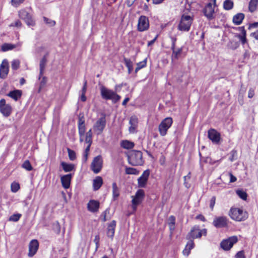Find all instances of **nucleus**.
<instances>
[{"label": "nucleus", "instance_id": "1", "mask_svg": "<svg viewBox=\"0 0 258 258\" xmlns=\"http://www.w3.org/2000/svg\"><path fill=\"white\" fill-rule=\"evenodd\" d=\"M100 95L102 99L106 100H111L113 103H117L121 98V97L115 91L103 85L100 87Z\"/></svg>", "mask_w": 258, "mask_h": 258}, {"label": "nucleus", "instance_id": "2", "mask_svg": "<svg viewBox=\"0 0 258 258\" xmlns=\"http://www.w3.org/2000/svg\"><path fill=\"white\" fill-rule=\"evenodd\" d=\"M128 163L134 166H141L144 163L143 153L138 150H132L127 155Z\"/></svg>", "mask_w": 258, "mask_h": 258}, {"label": "nucleus", "instance_id": "3", "mask_svg": "<svg viewBox=\"0 0 258 258\" xmlns=\"http://www.w3.org/2000/svg\"><path fill=\"white\" fill-rule=\"evenodd\" d=\"M230 217L237 221H243L247 219L248 214L240 208H231L229 214Z\"/></svg>", "mask_w": 258, "mask_h": 258}, {"label": "nucleus", "instance_id": "4", "mask_svg": "<svg viewBox=\"0 0 258 258\" xmlns=\"http://www.w3.org/2000/svg\"><path fill=\"white\" fill-rule=\"evenodd\" d=\"M207 233V230L206 229L200 230L199 226L195 225L186 235V239L188 240H193L194 239L200 238L203 235L206 236Z\"/></svg>", "mask_w": 258, "mask_h": 258}, {"label": "nucleus", "instance_id": "5", "mask_svg": "<svg viewBox=\"0 0 258 258\" xmlns=\"http://www.w3.org/2000/svg\"><path fill=\"white\" fill-rule=\"evenodd\" d=\"M246 33H239L235 35V39L230 41L228 44V48L231 49H236L239 45V42L244 45L247 43L246 38Z\"/></svg>", "mask_w": 258, "mask_h": 258}, {"label": "nucleus", "instance_id": "6", "mask_svg": "<svg viewBox=\"0 0 258 258\" xmlns=\"http://www.w3.org/2000/svg\"><path fill=\"white\" fill-rule=\"evenodd\" d=\"M106 124V114L104 113H101V117L98 119L93 125V129L97 132L98 135L101 134Z\"/></svg>", "mask_w": 258, "mask_h": 258}, {"label": "nucleus", "instance_id": "7", "mask_svg": "<svg viewBox=\"0 0 258 258\" xmlns=\"http://www.w3.org/2000/svg\"><path fill=\"white\" fill-rule=\"evenodd\" d=\"M172 123V118L170 117L165 118L161 121L158 127L159 132L161 136H165L167 134V131L171 127Z\"/></svg>", "mask_w": 258, "mask_h": 258}, {"label": "nucleus", "instance_id": "8", "mask_svg": "<svg viewBox=\"0 0 258 258\" xmlns=\"http://www.w3.org/2000/svg\"><path fill=\"white\" fill-rule=\"evenodd\" d=\"M237 236H232L227 239H223L220 243V247L224 250H230L233 245L238 242Z\"/></svg>", "mask_w": 258, "mask_h": 258}, {"label": "nucleus", "instance_id": "9", "mask_svg": "<svg viewBox=\"0 0 258 258\" xmlns=\"http://www.w3.org/2000/svg\"><path fill=\"white\" fill-rule=\"evenodd\" d=\"M19 16L25 21L27 25L29 26H34L35 25V22L33 20L32 15L26 10L22 9L19 11Z\"/></svg>", "mask_w": 258, "mask_h": 258}, {"label": "nucleus", "instance_id": "10", "mask_svg": "<svg viewBox=\"0 0 258 258\" xmlns=\"http://www.w3.org/2000/svg\"><path fill=\"white\" fill-rule=\"evenodd\" d=\"M144 197L145 192L143 189H138L137 191L135 196H132V207L134 210H136L137 206L142 203Z\"/></svg>", "mask_w": 258, "mask_h": 258}, {"label": "nucleus", "instance_id": "11", "mask_svg": "<svg viewBox=\"0 0 258 258\" xmlns=\"http://www.w3.org/2000/svg\"><path fill=\"white\" fill-rule=\"evenodd\" d=\"M12 112V107L9 104H7L5 99L0 100V112L4 117L10 116Z\"/></svg>", "mask_w": 258, "mask_h": 258}, {"label": "nucleus", "instance_id": "12", "mask_svg": "<svg viewBox=\"0 0 258 258\" xmlns=\"http://www.w3.org/2000/svg\"><path fill=\"white\" fill-rule=\"evenodd\" d=\"M228 219L225 216L215 217L213 221V225L217 228H225L228 226Z\"/></svg>", "mask_w": 258, "mask_h": 258}, {"label": "nucleus", "instance_id": "13", "mask_svg": "<svg viewBox=\"0 0 258 258\" xmlns=\"http://www.w3.org/2000/svg\"><path fill=\"white\" fill-rule=\"evenodd\" d=\"M103 160L101 155L95 157L92 163L91 168L95 173H98L102 168Z\"/></svg>", "mask_w": 258, "mask_h": 258}, {"label": "nucleus", "instance_id": "14", "mask_svg": "<svg viewBox=\"0 0 258 258\" xmlns=\"http://www.w3.org/2000/svg\"><path fill=\"white\" fill-rule=\"evenodd\" d=\"M150 174V170L147 169L143 172L142 175L138 179V184L139 187L144 188L146 186Z\"/></svg>", "mask_w": 258, "mask_h": 258}, {"label": "nucleus", "instance_id": "15", "mask_svg": "<svg viewBox=\"0 0 258 258\" xmlns=\"http://www.w3.org/2000/svg\"><path fill=\"white\" fill-rule=\"evenodd\" d=\"M149 27L148 18L145 16L140 17L138 20V29L140 31L147 30Z\"/></svg>", "mask_w": 258, "mask_h": 258}, {"label": "nucleus", "instance_id": "16", "mask_svg": "<svg viewBox=\"0 0 258 258\" xmlns=\"http://www.w3.org/2000/svg\"><path fill=\"white\" fill-rule=\"evenodd\" d=\"M171 41V49L172 50V58L175 59H178L179 55L181 54L182 51V48H178L177 50H175V42L176 38L175 37H170Z\"/></svg>", "mask_w": 258, "mask_h": 258}, {"label": "nucleus", "instance_id": "17", "mask_svg": "<svg viewBox=\"0 0 258 258\" xmlns=\"http://www.w3.org/2000/svg\"><path fill=\"white\" fill-rule=\"evenodd\" d=\"M208 135L209 139L213 143L218 144L220 140V134L216 130L211 128L208 131Z\"/></svg>", "mask_w": 258, "mask_h": 258}, {"label": "nucleus", "instance_id": "18", "mask_svg": "<svg viewBox=\"0 0 258 258\" xmlns=\"http://www.w3.org/2000/svg\"><path fill=\"white\" fill-rule=\"evenodd\" d=\"M9 63L7 59H4L0 65V78L5 79L9 73Z\"/></svg>", "mask_w": 258, "mask_h": 258}, {"label": "nucleus", "instance_id": "19", "mask_svg": "<svg viewBox=\"0 0 258 258\" xmlns=\"http://www.w3.org/2000/svg\"><path fill=\"white\" fill-rule=\"evenodd\" d=\"M203 13L208 20H210L214 18V8L211 3H209L206 5L203 10Z\"/></svg>", "mask_w": 258, "mask_h": 258}, {"label": "nucleus", "instance_id": "20", "mask_svg": "<svg viewBox=\"0 0 258 258\" xmlns=\"http://www.w3.org/2000/svg\"><path fill=\"white\" fill-rule=\"evenodd\" d=\"M39 247V243L37 240L33 239L31 240L29 245L28 256H33L37 251Z\"/></svg>", "mask_w": 258, "mask_h": 258}, {"label": "nucleus", "instance_id": "21", "mask_svg": "<svg viewBox=\"0 0 258 258\" xmlns=\"http://www.w3.org/2000/svg\"><path fill=\"white\" fill-rule=\"evenodd\" d=\"M73 174L70 173L61 176L60 180L62 186L64 188L68 189L70 187Z\"/></svg>", "mask_w": 258, "mask_h": 258}, {"label": "nucleus", "instance_id": "22", "mask_svg": "<svg viewBox=\"0 0 258 258\" xmlns=\"http://www.w3.org/2000/svg\"><path fill=\"white\" fill-rule=\"evenodd\" d=\"M100 206V203L96 200H90L87 204L88 211L92 213H95L98 211Z\"/></svg>", "mask_w": 258, "mask_h": 258}, {"label": "nucleus", "instance_id": "23", "mask_svg": "<svg viewBox=\"0 0 258 258\" xmlns=\"http://www.w3.org/2000/svg\"><path fill=\"white\" fill-rule=\"evenodd\" d=\"M116 224V221L115 220H112L108 225L107 235L108 237H110L111 239L113 238L114 235Z\"/></svg>", "mask_w": 258, "mask_h": 258}, {"label": "nucleus", "instance_id": "24", "mask_svg": "<svg viewBox=\"0 0 258 258\" xmlns=\"http://www.w3.org/2000/svg\"><path fill=\"white\" fill-rule=\"evenodd\" d=\"M22 95V92L20 90L15 89L10 91L7 95L15 101H17L21 98Z\"/></svg>", "mask_w": 258, "mask_h": 258}, {"label": "nucleus", "instance_id": "25", "mask_svg": "<svg viewBox=\"0 0 258 258\" xmlns=\"http://www.w3.org/2000/svg\"><path fill=\"white\" fill-rule=\"evenodd\" d=\"M129 123L131 124L129 131L131 133H133L138 125V119L137 117L135 115L132 116L130 118Z\"/></svg>", "mask_w": 258, "mask_h": 258}, {"label": "nucleus", "instance_id": "26", "mask_svg": "<svg viewBox=\"0 0 258 258\" xmlns=\"http://www.w3.org/2000/svg\"><path fill=\"white\" fill-rule=\"evenodd\" d=\"M194 246L195 243L194 240H188L184 249L182 251L183 255L185 256H188L190 252L191 249H192L194 247Z\"/></svg>", "mask_w": 258, "mask_h": 258}, {"label": "nucleus", "instance_id": "27", "mask_svg": "<svg viewBox=\"0 0 258 258\" xmlns=\"http://www.w3.org/2000/svg\"><path fill=\"white\" fill-rule=\"evenodd\" d=\"M60 165L66 172H71L75 170V166L73 164L61 162Z\"/></svg>", "mask_w": 258, "mask_h": 258}, {"label": "nucleus", "instance_id": "28", "mask_svg": "<svg viewBox=\"0 0 258 258\" xmlns=\"http://www.w3.org/2000/svg\"><path fill=\"white\" fill-rule=\"evenodd\" d=\"M103 184L102 178L100 176H97L94 180L93 183L94 190H98Z\"/></svg>", "mask_w": 258, "mask_h": 258}, {"label": "nucleus", "instance_id": "29", "mask_svg": "<svg viewBox=\"0 0 258 258\" xmlns=\"http://www.w3.org/2000/svg\"><path fill=\"white\" fill-rule=\"evenodd\" d=\"M47 61L46 55H44L40 60V73L39 76V80L40 79L41 76L43 75V71L45 68V65Z\"/></svg>", "mask_w": 258, "mask_h": 258}, {"label": "nucleus", "instance_id": "30", "mask_svg": "<svg viewBox=\"0 0 258 258\" xmlns=\"http://www.w3.org/2000/svg\"><path fill=\"white\" fill-rule=\"evenodd\" d=\"M244 18V15L243 13H238L233 16V22L236 25H240Z\"/></svg>", "mask_w": 258, "mask_h": 258}, {"label": "nucleus", "instance_id": "31", "mask_svg": "<svg viewBox=\"0 0 258 258\" xmlns=\"http://www.w3.org/2000/svg\"><path fill=\"white\" fill-rule=\"evenodd\" d=\"M183 23H181V20L178 25V29L180 31H187L189 30L190 26L192 23H188V22H183Z\"/></svg>", "mask_w": 258, "mask_h": 258}, {"label": "nucleus", "instance_id": "32", "mask_svg": "<svg viewBox=\"0 0 258 258\" xmlns=\"http://www.w3.org/2000/svg\"><path fill=\"white\" fill-rule=\"evenodd\" d=\"M135 144L128 140H123L120 143V146L125 149H131L134 148Z\"/></svg>", "mask_w": 258, "mask_h": 258}, {"label": "nucleus", "instance_id": "33", "mask_svg": "<svg viewBox=\"0 0 258 258\" xmlns=\"http://www.w3.org/2000/svg\"><path fill=\"white\" fill-rule=\"evenodd\" d=\"M112 196L114 200H115L119 196V190L116 182L112 183Z\"/></svg>", "mask_w": 258, "mask_h": 258}, {"label": "nucleus", "instance_id": "34", "mask_svg": "<svg viewBox=\"0 0 258 258\" xmlns=\"http://www.w3.org/2000/svg\"><path fill=\"white\" fill-rule=\"evenodd\" d=\"M257 4L258 0H250L248 5L249 11L251 13L254 12L256 9Z\"/></svg>", "mask_w": 258, "mask_h": 258}, {"label": "nucleus", "instance_id": "35", "mask_svg": "<svg viewBox=\"0 0 258 258\" xmlns=\"http://www.w3.org/2000/svg\"><path fill=\"white\" fill-rule=\"evenodd\" d=\"M233 2L230 0H225L223 3V8L226 10H230L233 7Z\"/></svg>", "mask_w": 258, "mask_h": 258}, {"label": "nucleus", "instance_id": "36", "mask_svg": "<svg viewBox=\"0 0 258 258\" xmlns=\"http://www.w3.org/2000/svg\"><path fill=\"white\" fill-rule=\"evenodd\" d=\"M236 194L238 196L241 198L242 200L244 201H246L247 200V193L242 189H237L236 191Z\"/></svg>", "mask_w": 258, "mask_h": 258}, {"label": "nucleus", "instance_id": "37", "mask_svg": "<svg viewBox=\"0 0 258 258\" xmlns=\"http://www.w3.org/2000/svg\"><path fill=\"white\" fill-rule=\"evenodd\" d=\"M125 173L126 174L138 175L139 173V171L134 168L126 167Z\"/></svg>", "mask_w": 258, "mask_h": 258}, {"label": "nucleus", "instance_id": "38", "mask_svg": "<svg viewBox=\"0 0 258 258\" xmlns=\"http://www.w3.org/2000/svg\"><path fill=\"white\" fill-rule=\"evenodd\" d=\"M85 142L86 143L90 144V145H91L92 143V133L91 129L86 133Z\"/></svg>", "mask_w": 258, "mask_h": 258}, {"label": "nucleus", "instance_id": "39", "mask_svg": "<svg viewBox=\"0 0 258 258\" xmlns=\"http://www.w3.org/2000/svg\"><path fill=\"white\" fill-rule=\"evenodd\" d=\"M22 167L29 171L33 170V167L31 165L30 161L28 160L24 161L22 165Z\"/></svg>", "mask_w": 258, "mask_h": 258}, {"label": "nucleus", "instance_id": "40", "mask_svg": "<svg viewBox=\"0 0 258 258\" xmlns=\"http://www.w3.org/2000/svg\"><path fill=\"white\" fill-rule=\"evenodd\" d=\"M15 47V45L13 44L5 43L2 46V50L3 51H7L10 50H12Z\"/></svg>", "mask_w": 258, "mask_h": 258}, {"label": "nucleus", "instance_id": "41", "mask_svg": "<svg viewBox=\"0 0 258 258\" xmlns=\"http://www.w3.org/2000/svg\"><path fill=\"white\" fill-rule=\"evenodd\" d=\"M20 61L19 59H14L12 61L11 67L13 70H17L20 68Z\"/></svg>", "mask_w": 258, "mask_h": 258}, {"label": "nucleus", "instance_id": "42", "mask_svg": "<svg viewBox=\"0 0 258 258\" xmlns=\"http://www.w3.org/2000/svg\"><path fill=\"white\" fill-rule=\"evenodd\" d=\"M67 151L68 152V155L69 159L71 161H74L76 159V153L74 151L70 149V148L67 149Z\"/></svg>", "mask_w": 258, "mask_h": 258}, {"label": "nucleus", "instance_id": "43", "mask_svg": "<svg viewBox=\"0 0 258 258\" xmlns=\"http://www.w3.org/2000/svg\"><path fill=\"white\" fill-rule=\"evenodd\" d=\"M53 230L56 234H59L60 232V225L58 221L54 222L52 226Z\"/></svg>", "mask_w": 258, "mask_h": 258}, {"label": "nucleus", "instance_id": "44", "mask_svg": "<svg viewBox=\"0 0 258 258\" xmlns=\"http://www.w3.org/2000/svg\"><path fill=\"white\" fill-rule=\"evenodd\" d=\"M11 188L12 192H16L20 188V184L17 182H13L11 184Z\"/></svg>", "mask_w": 258, "mask_h": 258}, {"label": "nucleus", "instance_id": "45", "mask_svg": "<svg viewBox=\"0 0 258 258\" xmlns=\"http://www.w3.org/2000/svg\"><path fill=\"white\" fill-rule=\"evenodd\" d=\"M181 20L182 23H183V21L192 23L193 19L191 16L189 15H183L181 17Z\"/></svg>", "mask_w": 258, "mask_h": 258}, {"label": "nucleus", "instance_id": "46", "mask_svg": "<svg viewBox=\"0 0 258 258\" xmlns=\"http://www.w3.org/2000/svg\"><path fill=\"white\" fill-rule=\"evenodd\" d=\"M47 79L46 77H43L42 80L40 82L38 92H40L42 89H43L46 85L47 83Z\"/></svg>", "mask_w": 258, "mask_h": 258}, {"label": "nucleus", "instance_id": "47", "mask_svg": "<svg viewBox=\"0 0 258 258\" xmlns=\"http://www.w3.org/2000/svg\"><path fill=\"white\" fill-rule=\"evenodd\" d=\"M20 214H14L10 217L9 220L10 221L17 222L21 217Z\"/></svg>", "mask_w": 258, "mask_h": 258}, {"label": "nucleus", "instance_id": "48", "mask_svg": "<svg viewBox=\"0 0 258 258\" xmlns=\"http://www.w3.org/2000/svg\"><path fill=\"white\" fill-rule=\"evenodd\" d=\"M44 22L48 25L49 27L53 26L55 25V22L51 19H50L45 17H43Z\"/></svg>", "mask_w": 258, "mask_h": 258}, {"label": "nucleus", "instance_id": "49", "mask_svg": "<svg viewBox=\"0 0 258 258\" xmlns=\"http://www.w3.org/2000/svg\"><path fill=\"white\" fill-rule=\"evenodd\" d=\"M79 134L80 136H84L86 131L85 125H78Z\"/></svg>", "mask_w": 258, "mask_h": 258}, {"label": "nucleus", "instance_id": "50", "mask_svg": "<svg viewBox=\"0 0 258 258\" xmlns=\"http://www.w3.org/2000/svg\"><path fill=\"white\" fill-rule=\"evenodd\" d=\"M25 0H11V4L13 6L17 7L23 3Z\"/></svg>", "mask_w": 258, "mask_h": 258}, {"label": "nucleus", "instance_id": "51", "mask_svg": "<svg viewBox=\"0 0 258 258\" xmlns=\"http://www.w3.org/2000/svg\"><path fill=\"white\" fill-rule=\"evenodd\" d=\"M204 162L206 163H209L211 165H214L215 163L219 162V160L213 161L212 159L210 157H207L205 158V159L204 160Z\"/></svg>", "mask_w": 258, "mask_h": 258}, {"label": "nucleus", "instance_id": "52", "mask_svg": "<svg viewBox=\"0 0 258 258\" xmlns=\"http://www.w3.org/2000/svg\"><path fill=\"white\" fill-rule=\"evenodd\" d=\"M123 62L127 68H129L133 66V62L132 61L127 58H123Z\"/></svg>", "mask_w": 258, "mask_h": 258}, {"label": "nucleus", "instance_id": "53", "mask_svg": "<svg viewBox=\"0 0 258 258\" xmlns=\"http://www.w3.org/2000/svg\"><path fill=\"white\" fill-rule=\"evenodd\" d=\"M230 155L229 160L231 161H233L235 159V157L237 156V151L233 150L230 152Z\"/></svg>", "mask_w": 258, "mask_h": 258}, {"label": "nucleus", "instance_id": "54", "mask_svg": "<svg viewBox=\"0 0 258 258\" xmlns=\"http://www.w3.org/2000/svg\"><path fill=\"white\" fill-rule=\"evenodd\" d=\"M175 217L174 216H170L168 218V225H175Z\"/></svg>", "mask_w": 258, "mask_h": 258}, {"label": "nucleus", "instance_id": "55", "mask_svg": "<svg viewBox=\"0 0 258 258\" xmlns=\"http://www.w3.org/2000/svg\"><path fill=\"white\" fill-rule=\"evenodd\" d=\"M147 64V58L142 61L139 62L137 64V67H139L140 69L145 67Z\"/></svg>", "mask_w": 258, "mask_h": 258}, {"label": "nucleus", "instance_id": "56", "mask_svg": "<svg viewBox=\"0 0 258 258\" xmlns=\"http://www.w3.org/2000/svg\"><path fill=\"white\" fill-rule=\"evenodd\" d=\"M99 240H100V237L99 235H96L95 236V238L94 239V242L95 243L96 245V250H97V249L99 247Z\"/></svg>", "mask_w": 258, "mask_h": 258}, {"label": "nucleus", "instance_id": "57", "mask_svg": "<svg viewBox=\"0 0 258 258\" xmlns=\"http://www.w3.org/2000/svg\"><path fill=\"white\" fill-rule=\"evenodd\" d=\"M235 258H245L243 250L238 251L235 255Z\"/></svg>", "mask_w": 258, "mask_h": 258}, {"label": "nucleus", "instance_id": "58", "mask_svg": "<svg viewBox=\"0 0 258 258\" xmlns=\"http://www.w3.org/2000/svg\"><path fill=\"white\" fill-rule=\"evenodd\" d=\"M21 26H22V23H21V21L19 20H17L15 22L12 23L10 25L11 27H16L17 28H20L21 27Z\"/></svg>", "mask_w": 258, "mask_h": 258}, {"label": "nucleus", "instance_id": "59", "mask_svg": "<svg viewBox=\"0 0 258 258\" xmlns=\"http://www.w3.org/2000/svg\"><path fill=\"white\" fill-rule=\"evenodd\" d=\"M109 209H106L101 214V216L103 217V218L102 219V221L103 222H105L107 219H106V215L107 213H109Z\"/></svg>", "mask_w": 258, "mask_h": 258}, {"label": "nucleus", "instance_id": "60", "mask_svg": "<svg viewBox=\"0 0 258 258\" xmlns=\"http://www.w3.org/2000/svg\"><path fill=\"white\" fill-rule=\"evenodd\" d=\"M216 198L215 197H213L210 202V207L212 210L214 208V206L215 204Z\"/></svg>", "mask_w": 258, "mask_h": 258}, {"label": "nucleus", "instance_id": "61", "mask_svg": "<svg viewBox=\"0 0 258 258\" xmlns=\"http://www.w3.org/2000/svg\"><path fill=\"white\" fill-rule=\"evenodd\" d=\"M254 95V90L253 88H250L248 90V97L249 98H251Z\"/></svg>", "mask_w": 258, "mask_h": 258}, {"label": "nucleus", "instance_id": "62", "mask_svg": "<svg viewBox=\"0 0 258 258\" xmlns=\"http://www.w3.org/2000/svg\"><path fill=\"white\" fill-rule=\"evenodd\" d=\"M258 28V22H254L253 23L250 24L248 26V30H250L251 28ZM256 32H258V30Z\"/></svg>", "mask_w": 258, "mask_h": 258}, {"label": "nucleus", "instance_id": "63", "mask_svg": "<svg viewBox=\"0 0 258 258\" xmlns=\"http://www.w3.org/2000/svg\"><path fill=\"white\" fill-rule=\"evenodd\" d=\"M233 28L236 31H239L240 32H246L244 26L233 27Z\"/></svg>", "mask_w": 258, "mask_h": 258}, {"label": "nucleus", "instance_id": "64", "mask_svg": "<svg viewBox=\"0 0 258 258\" xmlns=\"http://www.w3.org/2000/svg\"><path fill=\"white\" fill-rule=\"evenodd\" d=\"M85 125V120L84 119V117H79V121H78V125Z\"/></svg>", "mask_w": 258, "mask_h": 258}]
</instances>
